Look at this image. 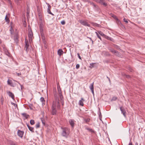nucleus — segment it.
I'll use <instances>...</instances> for the list:
<instances>
[{
	"label": "nucleus",
	"instance_id": "nucleus-1",
	"mask_svg": "<svg viewBox=\"0 0 145 145\" xmlns=\"http://www.w3.org/2000/svg\"><path fill=\"white\" fill-rule=\"evenodd\" d=\"M61 129H62V131L61 133L62 135L65 137L67 138L69 135V129L66 127H61Z\"/></svg>",
	"mask_w": 145,
	"mask_h": 145
},
{
	"label": "nucleus",
	"instance_id": "nucleus-2",
	"mask_svg": "<svg viewBox=\"0 0 145 145\" xmlns=\"http://www.w3.org/2000/svg\"><path fill=\"white\" fill-rule=\"evenodd\" d=\"M57 107L58 109H59L60 108V105L59 101H53L52 105L51 108L56 109Z\"/></svg>",
	"mask_w": 145,
	"mask_h": 145
},
{
	"label": "nucleus",
	"instance_id": "nucleus-3",
	"mask_svg": "<svg viewBox=\"0 0 145 145\" xmlns=\"http://www.w3.org/2000/svg\"><path fill=\"white\" fill-rule=\"evenodd\" d=\"M43 24L42 22H40L39 23V28L40 31V33L42 37V38L44 37V34L43 33Z\"/></svg>",
	"mask_w": 145,
	"mask_h": 145
},
{
	"label": "nucleus",
	"instance_id": "nucleus-4",
	"mask_svg": "<svg viewBox=\"0 0 145 145\" xmlns=\"http://www.w3.org/2000/svg\"><path fill=\"white\" fill-rule=\"evenodd\" d=\"M28 36L29 40H32V37H33V33L30 27L28 26Z\"/></svg>",
	"mask_w": 145,
	"mask_h": 145
},
{
	"label": "nucleus",
	"instance_id": "nucleus-5",
	"mask_svg": "<svg viewBox=\"0 0 145 145\" xmlns=\"http://www.w3.org/2000/svg\"><path fill=\"white\" fill-rule=\"evenodd\" d=\"M79 22L81 24L84 26L89 27H90V25L85 20H79Z\"/></svg>",
	"mask_w": 145,
	"mask_h": 145
},
{
	"label": "nucleus",
	"instance_id": "nucleus-6",
	"mask_svg": "<svg viewBox=\"0 0 145 145\" xmlns=\"http://www.w3.org/2000/svg\"><path fill=\"white\" fill-rule=\"evenodd\" d=\"M120 110L121 111V113L123 114L124 117L125 118L126 117V112L124 108H123L122 106H121L120 107Z\"/></svg>",
	"mask_w": 145,
	"mask_h": 145
},
{
	"label": "nucleus",
	"instance_id": "nucleus-7",
	"mask_svg": "<svg viewBox=\"0 0 145 145\" xmlns=\"http://www.w3.org/2000/svg\"><path fill=\"white\" fill-rule=\"evenodd\" d=\"M95 1L96 2L103 5L105 6H106L107 5V4L105 2L104 0H95Z\"/></svg>",
	"mask_w": 145,
	"mask_h": 145
},
{
	"label": "nucleus",
	"instance_id": "nucleus-8",
	"mask_svg": "<svg viewBox=\"0 0 145 145\" xmlns=\"http://www.w3.org/2000/svg\"><path fill=\"white\" fill-rule=\"evenodd\" d=\"M24 132L20 130H18V135L21 138L22 137L24 134Z\"/></svg>",
	"mask_w": 145,
	"mask_h": 145
},
{
	"label": "nucleus",
	"instance_id": "nucleus-9",
	"mask_svg": "<svg viewBox=\"0 0 145 145\" xmlns=\"http://www.w3.org/2000/svg\"><path fill=\"white\" fill-rule=\"evenodd\" d=\"M7 94L12 99H14V94L10 91H7Z\"/></svg>",
	"mask_w": 145,
	"mask_h": 145
},
{
	"label": "nucleus",
	"instance_id": "nucleus-10",
	"mask_svg": "<svg viewBox=\"0 0 145 145\" xmlns=\"http://www.w3.org/2000/svg\"><path fill=\"white\" fill-rule=\"evenodd\" d=\"M93 84H94V82H93L89 86V88L91 90V91H92V93L94 95V90H93V89H94Z\"/></svg>",
	"mask_w": 145,
	"mask_h": 145
},
{
	"label": "nucleus",
	"instance_id": "nucleus-11",
	"mask_svg": "<svg viewBox=\"0 0 145 145\" xmlns=\"http://www.w3.org/2000/svg\"><path fill=\"white\" fill-rule=\"evenodd\" d=\"M69 123L71 127H73L74 126V120H73L71 119L69 120Z\"/></svg>",
	"mask_w": 145,
	"mask_h": 145
},
{
	"label": "nucleus",
	"instance_id": "nucleus-12",
	"mask_svg": "<svg viewBox=\"0 0 145 145\" xmlns=\"http://www.w3.org/2000/svg\"><path fill=\"white\" fill-rule=\"evenodd\" d=\"M51 8V6L49 4H48V8L47 10V12H48L52 15H54V14H53L50 11V9Z\"/></svg>",
	"mask_w": 145,
	"mask_h": 145
},
{
	"label": "nucleus",
	"instance_id": "nucleus-13",
	"mask_svg": "<svg viewBox=\"0 0 145 145\" xmlns=\"http://www.w3.org/2000/svg\"><path fill=\"white\" fill-rule=\"evenodd\" d=\"M18 6H20L22 3V0H14Z\"/></svg>",
	"mask_w": 145,
	"mask_h": 145
},
{
	"label": "nucleus",
	"instance_id": "nucleus-14",
	"mask_svg": "<svg viewBox=\"0 0 145 145\" xmlns=\"http://www.w3.org/2000/svg\"><path fill=\"white\" fill-rule=\"evenodd\" d=\"M51 112L53 115H55L57 114V109L51 108Z\"/></svg>",
	"mask_w": 145,
	"mask_h": 145
},
{
	"label": "nucleus",
	"instance_id": "nucleus-15",
	"mask_svg": "<svg viewBox=\"0 0 145 145\" xmlns=\"http://www.w3.org/2000/svg\"><path fill=\"white\" fill-rule=\"evenodd\" d=\"M82 101H84V100L83 98H81V100H80L79 101L78 104L79 105H81L82 106H83L84 103Z\"/></svg>",
	"mask_w": 145,
	"mask_h": 145
},
{
	"label": "nucleus",
	"instance_id": "nucleus-16",
	"mask_svg": "<svg viewBox=\"0 0 145 145\" xmlns=\"http://www.w3.org/2000/svg\"><path fill=\"white\" fill-rule=\"evenodd\" d=\"M63 54V52L62 49H59L57 51V54L60 56H61Z\"/></svg>",
	"mask_w": 145,
	"mask_h": 145
},
{
	"label": "nucleus",
	"instance_id": "nucleus-17",
	"mask_svg": "<svg viewBox=\"0 0 145 145\" xmlns=\"http://www.w3.org/2000/svg\"><path fill=\"white\" fill-rule=\"evenodd\" d=\"M112 17L113 18L117 20V22L118 23H121V22L117 18V17L114 14H112Z\"/></svg>",
	"mask_w": 145,
	"mask_h": 145
},
{
	"label": "nucleus",
	"instance_id": "nucleus-18",
	"mask_svg": "<svg viewBox=\"0 0 145 145\" xmlns=\"http://www.w3.org/2000/svg\"><path fill=\"white\" fill-rule=\"evenodd\" d=\"M29 46V44L26 41H25V50L27 52V48Z\"/></svg>",
	"mask_w": 145,
	"mask_h": 145
},
{
	"label": "nucleus",
	"instance_id": "nucleus-19",
	"mask_svg": "<svg viewBox=\"0 0 145 145\" xmlns=\"http://www.w3.org/2000/svg\"><path fill=\"white\" fill-rule=\"evenodd\" d=\"M18 35L17 34L16 35L14 36V40L16 43H17L18 41Z\"/></svg>",
	"mask_w": 145,
	"mask_h": 145
},
{
	"label": "nucleus",
	"instance_id": "nucleus-20",
	"mask_svg": "<svg viewBox=\"0 0 145 145\" xmlns=\"http://www.w3.org/2000/svg\"><path fill=\"white\" fill-rule=\"evenodd\" d=\"M7 83L8 85L10 86H12V87H14V86L13 84L12 83V82H10L9 81V80H8L7 81Z\"/></svg>",
	"mask_w": 145,
	"mask_h": 145
},
{
	"label": "nucleus",
	"instance_id": "nucleus-21",
	"mask_svg": "<svg viewBox=\"0 0 145 145\" xmlns=\"http://www.w3.org/2000/svg\"><path fill=\"white\" fill-rule=\"evenodd\" d=\"M108 50L113 54H115V52H116V50H114V49L112 48H109Z\"/></svg>",
	"mask_w": 145,
	"mask_h": 145
},
{
	"label": "nucleus",
	"instance_id": "nucleus-22",
	"mask_svg": "<svg viewBox=\"0 0 145 145\" xmlns=\"http://www.w3.org/2000/svg\"><path fill=\"white\" fill-rule=\"evenodd\" d=\"M95 9L98 12L100 13V10L99 8L97 5L95 7Z\"/></svg>",
	"mask_w": 145,
	"mask_h": 145
},
{
	"label": "nucleus",
	"instance_id": "nucleus-23",
	"mask_svg": "<svg viewBox=\"0 0 145 145\" xmlns=\"http://www.w3.org/2000/svg\"><path fill=\"white\" fill-rule=\"evenodd\" d=\"M40 101L41 102H42V105H44V103H43L45 102V100H44V98H43L42 97H41V98H40Z\"/></svg>",
	"mask_w": 145,
	"mask_h": 145
},
{
	"label": "nucleus",
	"instance_id": "nucleus-24",
	"mask_svg": "<svg viewBox=\"0 0 145 145\" xmlns=\"http://www.w3.org/2000/svg\"><path fill=\"white\" fill-rule=\"evenodd\" d=\"M115 55L118 56H120V53L119 52H118L116 51V52H115V54H114Z\"/></svg>",
	"mask_w": 145,
	"mask_h": 145
},
{
	"label": "nucleus",
	"instance_id": "nucleus-25",
	"mask_svg": "<svg viewBox=\"0 0 145 145\" xmlns=\"http://www.w3.org/2000/svg\"><path fill=\"white\" fill-rule=\"evenodd\" d=\"M29 130L31 131L32 133L34 132V128L33 127H30L29 128H28Z\"/></svg>",
	"mask_w": 145,
	"mask_h": 145
},
{
	"label": "nucleus",
	"instance_id": "nucleus-26",
	"mask_svg": "<svg viewBox=\"0 0 145 145\" xmlns=\"http://www.w3.org/2000/svg\"><path fill=\"white\" fill-rule=\"evenodd\" d=\"M98 34H99L102 36L104 37L105 35V34H104L101 31H98Z\"/></svg>",
	"mask_w": 145,
	"mask_h": 145
},
{
	"label": "nucleus",
	"instance_id": "nucleus-27",
	"mask_svg": "<svg viewBox=\"0 0 145 145\" xmlns=\"http://www.w3.org/2000/svg\"><path fill=\"white\" fill-rule=\"evenodd\" d=\"M114 47L115 48L117 49L118 50H119L120 49V47L116 45H114Z\"/></svg>",
	"mask_w": 145,
	"mask_h": 145
},
{
	"label": "nucleus",
	"instance_id": "nucleus-28",
	"mask_svg": "<svg viewBox=\"0 0 145 145\" xmlns=\"http://www.w3.org/2000/svg\"><path fill=\"white\" fill-rule=\"evenodd\" d=\"M4 50H5L6 55L8 56H9V55H10V53L8 52L6 48H4Z\"/></svg>",
	"mask_w": 145,
	"mask_h": 145
},
{
	"label": "nucleus",
	"instance_id": "nucleus-29",
	"mask_svg": "<svg viewBox=\"0 0 145 145\" xmlns=\"http://www.w3.org/2000/svg\"><path fill=\"white\" fill-rule=\"evenodd\" d=\"M84 120L86 123H88L89 122L90 119L89 118H88L87 119H84Z\"/></svg>",
	"mask_w": 145,
	"mask_h": 145
},
{
	"label": "nucleus",
	"instance_id": "nucleus-30",
	"mask_svg": "<svg viewBox=\"0 0 145 145\" xmlns=\"http://www.w3.org/2000/svg\"><path fill=\"white\" fill-rule=\"evenodd\" d=\"M95 33L96 34L97 36L98 37L99 39L101 40H102L101 38V37L99 36V34H98V33L97 32H95Z\"/></svg>",
	"mask_w": 145,
	"mask_h": 145
},
{
	"label": "nucleus",
	"instance_id": "nucleus-31",
	"mask_svg": "<svg viewBox=\"0 0 145 145\" xmlns=\"http://www.w3.org/2000/svg\"><path fill=\"white\" fill-rule=\"evenodd\" d=\"M93 26H95L97 27H99V25L97 24V23H94V22H91V23Z\"/></svg>",
	"mask_w": 145,
	"mask_h": 145
},
{
	"label": "nucleus",
	"instance_id": "nucleus-32",
	"mask_svg": "<svg viewBox=\"0 0 145 145\" xmlns=\"http://www.w3.org/2000/svg\"><path fill=\"white\" fill-rule=\"evenodd\" d=\"M35 122L34 120H31L30 121V123L31 125H33L35 124Z\"/></svg>",
	"mask_w": 145,
	"mask_h": 145
},
{
	"label": "nucleus",
	"instance_id": "nucleus-33",
	"mask_svg": "<svg viewBox=\"0 0 145 145\" xmlns=\"http://www.w3.org/2000/svg\"><path fill=\"white\" fill-rule=\"evenodd\" d=\"M95 64V63H91L90 64V67L92 68L94 67V65Z\"/></svg>",
	"mask_w": 145,
	"mask_h": 145
},
{
	"label": "nucleus",
	"instance_id": "nucleus-34",
	"mask_svg": "<svg viewBox=\"0 0 145 145\" xmlns=\"http://www.w3.org/2000/svg\"><path fill=\"white\" fill-rule=\"evenodd\" d=\"M5 19L6 22H9V18L7 17V15L6 16Z\"/></svg>",
	"mask_w": 145,
	"mask_h": 145
},
{
	"label": "nucleus",
	"instance_id": "nucleus-35",
	"mask_svg": "<svg viewBox=\"0 0 145 145\" xmlns=\"http://www.w3.org/2000/svg\"><path fill=\"white\" fill-rule=\"evenodd\" d=\"M105 54L106 55L108 56H110V54L107 51L104 52Z\"/></svg>",
	"mask_w": 145,
	"mask_h": 145
},
{
	"label": "nucleus",
	"instance_id": "nucleus-36",
	"mask_svg": "<svg viewBox=\"0 0 145 145\" xmlns=\"http://www.w3.org/2000/svg\"><path fill=\"white\" fill-rule=\"evenodd\" d=\"M117 97H112V99L111 101H114L117 100Z\"/></svg>",
	"mask_w": 145,
	"mask_h": 145
},
{
	"label": "nucleus",
	"instance_id": "nucleus-37",
	"mask_svg": "<svg viewBox=\"0 0 145 145\" xmlns=\"http://www.w3.org/2000/svg\"><path fill=\"white\" fill-rule=\"evenodd\" d=\"M60 98L61 100V101L63 100V97L62 94H60L59 95Z\"/></svg>",
	"mask_w": 145,
	"mask_h": 145
},
{
	"label": "nucleus",
	"instance_id": "nucleus-38",
	"mask_svg": "<svg viewBox=\"0 0 145 145\" xmlns=\"http://www.w3.org/2000/svg\"><path fill=\"white\" fill-rule=\"evenodd\" d=\"M36 128H38L40 127V124L39 122L37 123L36 125Z\"/></svg>",
	"mask_w": 145,
	"mask_h": 145
},
{
	"label": "nucleus",
	"instance_id": "nucleus-39",
	"mask_svg": "<svg viewBox=\"0 0 145 145\" xmlns=\"http://www.w3.org/2000/svg\"><path fill=\"white\" fill-rule=\"evenodd\" d=\"M22 115H23L24 117L25 118H27V115L25 113H23L22 114Z\"/></svg>",
	"mask_w": 145,
	"mask_h": 145
},
{
	"label": "nucleus",
	"instance_id": "nucleus-40",
	"mask_svg": "<svg viewBox=\"0 0 145 145\" xmlns=\"http://www.w3.org/2000/svg\"><path fill=\"white\" fill-rule=\"evenodd\" d=\"M1 105H3V103L4 101V99L3 97H2L1 99Z\"/></svg>",
	"mask_w": 145,
	"mask_h": 145
},
{
	"label": "nucleus",
	"instance_id": "nucleus-41",
	"mask_svg": "<svg viewBox=\"0 0 145 145\" xmlns=\"http://www.w3.org/2000/svg\"><path fill=\"white\" fill-rule=\"evenodd\" d=\"M10 145H18L16 144L15 143L12 141L10 142Z\"/></svg>",
	"mask_w": 145,
	"mask_h": 145
},
{
	"label": "nucleus",
	"instance_id": "nucleus-42",
	"mask_svg": "<svg viewBox=\"0 0 145 145\" xmlns=\"http://www.w3.org/2000/svg\"><path fill=\"white\" fill-rule=\"evenodd\" d=\"M80 67V65L79 64H76V69H78Z\"/></svg>",
	"mask_w": 145,
	"mask_h": 145
},
{
	"label": "nucleus",
	"instance_id": "nucleus-43",
	"mask_svg": "<svg viewBox=\"0 0 145 145\" xmlns=\"http://www.w3.org/2000/svg\"><path fill=\"white\" fill-rule=\"evenodd\" d=\"M87 129L89 131H91V132H93V131L91 129H90L89 128H87Z\"/></svg>",
	"mask_w": 145,
	"mask_h": 145
},
{
	"label": "nucleus",
	"instance_id": "nucleus-44",
	"mask_svg": "<svg viewBox=\"0 0 145 145\" xmlns=\"http://www.w3.org/2000/svg\"><path fill=\"white\" fill-rule=\"evenodd\" d=\"M90 3L91 5H92L95 7H96V5H95L92 2H90Z\"/></svg>",
	"mask_w": 145,
	"mask_h": 145
},
{
	"label": "nucleus",
	"instance_id": "nucleus-45",
	"mask_svg": "<svg viewBox=\"0 0 145 145\" xmlns=\"http://www.w3.org/2000/svg\"><path fill=\"white\" fill-rule=\"evenodd\" d=\"M104 37H105V38L106 39L108 40L109 39V37L108 36H107L105 35L104 36Z\"/></svg>",
	"mask_w": 145,
	"mask_h": 145
},
{
	"label": "nucleus",
	"instance_id": "nucleus-46",
	"mask_svg": "<svg viewBox=\"0 0 145 145\" xmlns=\"http://www.w3.org/2000/svg\"><path fill=\"white\" fill-rule=\"evenodd\" d=\"M61 24H62V25H64L65 24V21L64 20H63V21H62L61 22Z\"/></svg>",
	"mask_w": 145,
	"mask_h": 145
},
{
	"label": "nucleus",
	"instance_id": "nucleus-47",
	"mask_svg": "<svg viewBox=\"0 0 145 145\" xmlns=\"http://www.w3.org/2000/svg\"><path fill=\"white\" fill-rule=\"evenodd\" d=\"M41 121L42 122V123H43V124L44 125H45V122H44V120H43L42 119H41Z\"/></svg>",
	"mask_w": 145,
	"mask_h": 145
},
{
	"label": "nucleus",
	"instance_id": "nucleus-48",
	"mask_svg": "<svg viewBox=\"0 0 145 145\" xmlns=\"http://www.w3.org/2000/svg\"><path fill=\"white\" fill-rule=\"evenodd\" d=\"M16 73L18 76H19L21 75V72H20V73L16 72Z\"/></svg>",
	"mask_w": 145,
	"mask_h": 145
},
{
	"label": "nucleus",
	"instance_id": "nucleus-49",
	"mask_svg": "<svg viewBox=\"0 0 145 145\" xmlns=\"http://www.w3.org/2000/svg\"><path fill=\"white\" fill-rule=\"evenodd\" d=\"M19 84L21 86V90H22L23 88H24V87H23L22 85H21L18 82Z\"/></svg>",
	"mask_w": 145,
	"mask_h": 145
},
{
	"label": "nucleus",
	"instance_id": "nucleus-50",
	"mask_svg": "<svg viewBox=\"0 0 145 145\" xmlns=\"http://www.w3.org/2000/svg\"><path fill=\"white\" fill-rule=\"evenodd\" d=\"M58 92H59V94H61V89H60V90H59V88H58Z\"/></svg>",
	"mask_w": 145,
	"mask_h": 145
},
{
	"label": "nucleus",
	"instance_id": "nucleus-51",
	"mask_svg": "<svg viewBox=\"0 0 145 145\" xmlns=\"http://www.w3.org/2000/svg\"><path fill=\"white\" fill-rule=\"evenodd\" d=\"M77 54V55L78 56V58L80 59H81V58L79 54V53H78Z\"/></svg>",
	"mask_w": 145,
	"mask_h": 145
},
{
	"label": "nucleus",
	"instance_id": "nucleus-52",
	"mask_svg": "<svg viewBox=\"0 0 145 145\" xmlns=\"http://www.w3.org/2000/svg\"><path fill=\"white\" fill-rule=\"evenodd\" d=\"M123 20H124V22H126V23H128V21L125 19V18L123 19Z\"/></svg>",
	"mask_w": 145,
	"mask_h": 145
},
{
	"label": "nucleus",
	"instance_id": "nucleus-53",
	"mask_svg": "<svg viewBox=\"0 0 145 145\" xmlns=\"http://www.w3.org/2000/svg\"><path fill=\"white\" fill-rule=\"evenodd\" d=\"M108 40H110L111 41H112L113 39L112 38L109 37V39H108Z\"/></svg>",
	"mask_w": 145,
	"mask_h": 145
},
{
	"label": "nucleus",
	"instance_id": "nucleus-54",
	"mask_svg": "<svg viewBox=\"0 0 145 145\" xmlns=\"http://www.w3.org/2000/svg\"><path fill=\"white\" fill-rule=\"evenodd\" d=\"M61 102L62 103V105H64V102H63V100H62V101H61Z\"/></svg>",
	"mask_w": 145,
	"mask_h": 145
},
{
	"label": "nucleus",
	"instance_id": "nucleus-55",
	"mask_svg": "<svg viewBox=\"0 0 145 145\" xmlns=\"http://www.w3.org/2000/svg\"><path fill=\"white\" fill-rule=\"evenodd\" d=\"M10 33L11 34H12V27L11 28V29H10Z\"/></svg>",
	"mask_w": 145,
	"mask_h": 145
},
{
	"label": "nucleus",
	"instance_id": "nucleus-56",
	"mask_svg": "<svg viewBox=\"0 0 145 145\" xmlns=\"http://www.w3.org/2000/svg\"><path fill=\"white\" fill-rule=\"evenodd\" d=\"M126 77L127 78H129L130 77V76H129V75H127L126 76Z\"/></svg>",
	"mask_w": 145,
	"mask_h": 145
},
{
	"label": "nucleus",
	"instance_id": "nucleus-57",
	"mask_svg": "<svg viewBox=\"0 0 145 145\" xmlns=\"http://www.w3.org/2000/svg\"><path fill=\"white\" fill-rule=\"evenodd\" d=\"M128 145H133L132 143L131 142H130Z\"/></svg>",
	"mask_w": 145,
	"mask_h": 145
},
{
	"label": "nucleus",
	"instance_id": "nucleus-58",
	"mask_svg": "<svg viewBox=\"0 0 145 145\" xmlns=\"http://www.w3.org/2000/svg\"><path fill=\"white\" fill-rule=\"evenodd\" d=\"M32 106V105H30L29 106V107L30 108V109H32V108H31V106Z\"/></svg>",
	"mask_w": 145,
	"mask_h": 145
},
{
	"label": "nucleus",
	"instance_id": "nucleus-59",
	"mask_svg": "<svg viewBox=\"0 0 145 145\" xmlns=\"http://www.w3.org/2000/svg\"><path fill=\"white\" fill-rule=\"evenodd\" d=\"M12 105H14V106H15V105H16V106H17V105L16 104H15V103H12Z\"/></svg>",
	"mask_w": 145,
	"mask_h": 145
},
{
	"label": "nucleus",
	"instance_id": "nucleus-60",
	"mask_svg": "<svg viewBox=\"0 0 145 145\" xmlns=\"http://www.w3.org/2000/svg\"><path fill=\"white\" fill-rule=\"evenodd\" d=\"M27 127H28V128H29V127H30V126H29V125H28V124H27Z\"/></svg>",
	"mask_w": 145,
	"mask_h": 145
},
{
	"label": "nucleus",
	"instance_id": "nucleus-61",
	"mask_svg": "<svg viewBox=\"0 0 145 145\" xmlns=\"http://www.w3.org/2000/svg\"><path fill=\"white\" fill-rule=\"evenodd\" d=\"M135 145H138V143L136 142L135 144Z\"/></svg>",
	"mask_w": 145,
	"mask_h": 145
},
{
	"label": "nucleus",
	"instance_id": "nucleus-62",
	"mask_svg": "<svg viewBox=\"0 0 145 145\" xmlns=\"http://www.w3.org/2000/svg\"><path fill=\"white\" fill-rule=\"evenodd\" d=\"M88 38H89V39H90V40H92V39H91V38H90V37H88Z\"/></svg>",
	"mask_w": 145,
	"mask_h": 145
},
{
	"label": "nucleus",
	"instance_id": "nucleus-63",
	"mask_svg": "<svg viewBox=\"0 0 145 145\" xmlns=\"http://www.w3.org/2000/svg\"><path fill=\"white\" fill-rule=\"evenodd\" d=\"M108 80L110 82H111V81H110V78H108Z\"/></svg>",
	"mask_w": 145,
	"mask_h": 145
},
{
	"label": "nucleus",
	"instance_id": "nucleus-64",
	"mask_svg": "<svg viewBox=\"0 0 145 145\" xmlns=\"http://www.w3.org/2000/svg\"><path fill=\"white\" fill-rule=\"evenodd\" d=\"M91 41H92V44H93V41L92 40H91Z\"/></svg>",
	"mask_w": 145,
	"mask_h": 145
}]
</instances>
